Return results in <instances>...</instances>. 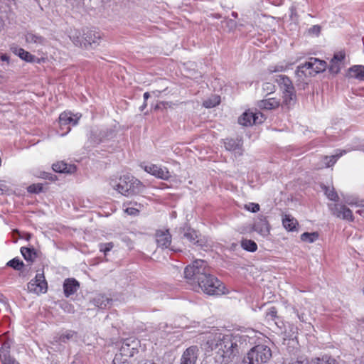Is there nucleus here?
Here are the masks:
<instances>
[{"instance_id": "51", "label": "nucleus", "mask_w": 364, "mask_h": 364, "mask_svg": "<svg viewBox=\"0 0 364 364\" xmlns=\"http://www.w3.org/2000/svg\"><path fill=\"white\" fill-rule=\"evenodd\" d=\"M112 364H129L127 362L126 358H124V360H122L121 358H119V355H115V357L113 359Z\"/></svg>"}, {"instance_id": "32", "label": "nucleus", "mask_w": 364, "mask_h": 364, "mask_svg": "<svg viewBox=\"0 0 364 364\" xmlns=\"http://www.w3.org/2000/svg\"><path fill=\"white\" fill-rule=\"evenodd\" d=\"M241 246L244 250L252 252H255L257 249V244L251 240H242L241 241Z\"/></svg>"}, {"instance_id": "3", "label": "nucleus", "mask_w": 364, "mask_h": 364, "mask_svg": "<svg viewBox=\"0 0 364 364\" xmlns=\"http://www.w3.org/2000/svg\"><path fill=\"white\" fill-rule=\"evenodd\" d=\"M210 272V269L207 262L202 259L195 260L184 269L185 278L190 282L197 284Z\"/></svg>"}, {"instance_id": "52", "label": "nucleus", "mask_w": 364, "mask_h": 364, "mask_svg": "<svg viewBox=\"0 0 364 364\" xmlns=\"http://www.w3.org/2000/svg\"><path fill=\"white\" fill-rule=\"evenodd\" d=\"M285 364H309V361L306 358H304L302 360L291 359L290 361L285 363Z\"/></svg>"}, {"instance_id": "12", "label": "nucleus", "mask_w": 364, "mask_h": 364, "mask_svg": "<svg viewBox=\"0 0 364 364\" xmlns=\"http://www.w3.org/2000/svg\"><path fill=\"white\" fill-rule=\"evenodd\" d=\"M156 242L159 247H168L171 242V235L168 230L157 231L156 232Z\"/></svg>"}, {"instance_id": "21", "label": "nucleus", "mask_w": 364, "mask_h": 364, "mask_svg": "<svg viewBox=\"0 0 364 364\" xmlns=\"http://www.w3.org/2000/svg\"><path fill=\"white\" fill-rule=\"evenodd\" d=\"M9 346L4 344L0 349V359L2 364H19L15 359L11 358L9 354Z\"/></svg>"}, {"instance_id": "42", "label": "nucleus", "mask_w": 364, "mask_h": 364, "mask_svg": "<svg viewBox=\"0 0 364 364\" xmlns=\"http://www.w3.org/2000/svg\"><path fill=\"white\" fill-rule=\"evenodd\" d=\"M113 247L114 245L112 242L100 243L99 245L100 250L103 252L105 255L113 248Z\"/></svg>"}, {"instance_id": "22", "label": "nucleus", "mask_w": 364, "mask_h": 364, "mask_svg": "<svg viewBox=\"0 0 364 364\" xmlns=\"http://www.w3.org/2000/svg\"><path fill=\"white\" fill-rule=\"evenodd\" d=\"M348 75L350 77L356 78L358 80L364 79V66L363 65H353L348 69Z\"/></svg>"}, {"instance_id": "34", "label": "nucleus", "mask_w": 364, "mask_h": 364, "mask_svg": "<svg viewBox=\"0 0 364 364\" xmlns=\"http://www.w3.org/2000/svg\"><path fill=\"white\" fill-rule=\"evenodd\" d=\"M324 192H325V195L327 196V198L331 200H333V201H338V196L337 194V193L335 191V189L333 187H328V186H324L323 188Z\"/></svg>"}, {"instance_id": "17", "label": "nucleus", "mask_w": 364, "mask_h": 364, "mask_svg": "<svg viewBox=\"0 0 364 364\" xmlns=\"http://www.w3.org/2000/svg\"><path fill=\"white\" fill-rule=\"evenodd\" d=\"M101 38L100 34L98 32L93 31H87L83 33L84 47L87 48L88 46L98 44V41Z\"/></svg>"}, {"instance_id": "43", "label": "nucleus", "mask_w": 364, "mask_h": 364, "mask_svg": "<svg viewBox=\"0 0 364 364\" xmlns=\"http://www.w3.org/2000/svg\"><path fill=\"white\" fill-rule=\"evenodd\" d=\"M70 38L72 39L73 43L77 46H84V39L83 36L80 37V34L77 35V33L73 34L72 36H70Z\"/></svg>"}, {"instance_id": "40", "label": "nucleus", "mask_w": 364, "mask_h": 364, "mask_svg": "<svg viewBox=\"0 0 364 364\" xmlns=\"http://www.w3.org/2000/svg\"><path fill=\"white\" fill-rule=\"evenodd\" d=\"M283 94L284 102L286 105H289L291 103V101L293 100V97L294 96V90H284Z\"/></svg>"}, {"instance_id": "49", "label": "nucleus", "mask_w": 364, "mask_h": 364, "mask_svg": "<svg viewBox=\"0 0 364 364\" xmlns=\"http://www.w3.org/2000/svg\"><path fill=\"white\" fill-rule=\"evenodd\" d=\"M344 58H345V54L340 52V53L334 54L333 58L331 59V60L341 63V62L344 60Z\"/></svg>"}, {"instance_id": "57", "label": "nucleus", "mask_w": 364, "mask_h": 364, "mask_svg": "<svg viewBox=\"0 0 364 364\" xmlns=\"http://www.w3.org/2000/svg\"><path fill=\"white\" fill-rule=\"evenodd\" d=\"M296 314H297V316H298L299 319L301 321H302V322L305 321L304 315L303 314H299L298 312H296Z\"/></svg>"}, {"instance_id": "44", "label": "nucleus", "mask_w": 364, "mask_h": 364, "mask_svg": "<svg viewBox=\"0 0 364 364\" xmlns=\"http://www.w3.org/2000/svg\"><path fill=\"white\" fill-rule=\"evenodd\" d=\"M341 69V63L331 60V65L329 67V71L333 74H337L339 73Z\"/></svg>"}, {"instance_id": "7", "label": "nucleus", "mask_w": 364, "mask_h": 364, "mask_svg": "<svg viewBox=\"0 0 364 364\" xmlns=\"http://www.w3.org/2000/svg\"><path fill=\"white\" fill-rule=\"evenodd\" d=\"M144 169L147 173L162 180H168L171 177V173L166 167L149 164L144 166Z\"/></svg>"}, {"instance_id": "64", "label": "nucleus", "mask_w": 364, "mask_h": 364, "mask_svg": "<svg viewBox=\"0 0 364 364\" xmlns=\"http://www.w3.org/2000/svg\"><path fill=\"white\" fill-rule=\"evenodd\" d=\"M67 129H68V130H67L66 133H68V132H70V127H68L67 128Z\"/></svg>"}, {"instance_id": "27", "label": "nucleus", "mask_w": 364, "mask_h": 364, "mask_svg": "<svg viewBox=\"0 0 364 364\" xmlns=\"http://www.w3.org/2000/svg\"><path fill=\"white\" fill-rule=\"evenodd\" d=\"M52 168L54 171L59 173H72L75 169V167L72 166H68L63 161L53 164Z\"/></svg>"}, {"instance_id": "33", "label": "nucleus", "mask_w": 364, "mask_h": 364, "mask_svg": "<svg viewBox=\"0 0 364 364\" xmlns=\"http://www.w3.org/2000/svg\"><path fill=\"white\" fill-rule=\"evenodd\" d=\"M311 364H337V363L335 359L328 355H324L321 358H316L312 360Z\"/></svg>"}, {"instance_id": "9", "label": "nucleus", "mask_w": 364, "mask_h": 364, "mask_svg": "<svg viewBox=\"0 0 364 364\" xmlns=\"http://www.w3.org/2000/svg\"><path fill=\"white\" fill-rule=\"evenodd\" d=\"M198 348L192 346L188 348L181 358V364H196L198 356Z\"/></svg>"}, {"instance_id": "16", "label": "nucleus", "mask_w": 364, "mask_h": 364, "mask_svg": "<svg viewBox=\"0 0 364 364\" xmlns=\"http://www.w3.org/2000/svg\"><path fill=\"white\" fill-rule=\"evenodd\" d=\"M224 146L226 150L233 151L236 154L242 155V142L239 139H227L224 141Z\"/></svg>"}, {"instance_id": "55", "label": "nucleus", "mask_w": 364, "mask_h": 364, "mask_svg": "<svg viewBox=\"0 0 364 364\" xmlns=\"http://www.w3.org/2000/svg\"><path fill=\"white\" fill-rule=\"evenodd\" d=\"M160 104L162 105L165 108H167L168 107H172L173 105V103L171 102H161Z\"/></svg>"}, {"instance_id": "53", "label": "nucleus", "mask_w": 364, "mask_h": 364, "mask_svg": "<svg viewBox=\"0 0 364 364\" xmlns=\"http://www.w3.org/2000/svg\"><path fill=\"white\" fill-rule=\"evenodd\" d=\"M309 32L318 36L321 32V27L318 25H314L309 28Z\"/></svg>"}, {"instance_id": "62", "label": "nucleus", "mask_w": 364, "mask_h": 364, "mask_svg": "<svg viewBox=\"0 0 364 364\" xmlns=\"http://www.w3.org/2000/svg\"><path fill=\"white\" fill-rule=\"evenodd\" d=\"M144 364H156L151 360L146 361Z\"/></svg>"}, {"instance_id": "28", "label": "nucleus", "mask_w": 364, "mask_h": 364, "mask_svg": "<svg viewBox=\"0 0 364 364\" xmlns=\"http://www.w3.org/2000/svg\"><path fill=\"white\" fill-rule=\"evenodd\" d=\"M346 151L343 150L339 154H336L335 155H332L330 156H324L322 157V163L325 165L326 167H330L333 166L337 161V159L341 157L343 154H346Z\"/></svg>"}, {"instance_id": "41", "label": "nucleus", "mask_w": 364, "mask_h": 364, "mask_svg": "<svg viewBox=\"0 0 364 364\" xmlns=\"http://www.w3.org/2000/svg\"><path fill=\"white\" fill-rule=\"evenodd\" d=\"M266 318L267 320L274 321L277 318V310L276 307L272 306L267 309L266 311Z\"/></svg>"}, {"instance_id": "24", "label": "nucleus", "mask_w": 364, "mask_h": 364, "mask_svg": "<svg viewBox=\"0 0 364 364\" xmlns=\"http://www.w3.org/2000/svg\"><path fill=\"white\" fill-rule=\"evenodd\" d=\"M282 224L284 228L288 231H294L298 223L296 220L290 215H284L282 218Z\"/></svg>"}, {"instance_id": "20", "label": "nucleus", "mask_w": 364, "mask_h": 364, "mask_svg": "<svg viewBox=\"0 0 364 364\" xmlns=\"http://www.w3.org/2000/svg\"><path fill=\"white\" fill-rule=\"evenodd\" d=\"M16 55H17L21 59L28 63H34L36 61L39 62V60L29 52L25 50L23 48H16L14 50Z\"/></svg>"}, {"instance_id": "13", "label": "nucleus", "mask_w": 364, "mask_h": 364, "mask_svg": "<svg viewBox=\"0 0 364 364\" xmlns=\"http://www.w3.org/2000/svg\"><path fill=\"white\" fill-rule=\"evenodd\" d=\"M80 283L74 278H68L64 281L63 291L66 297L74 294L79 289Z\"/></svg>"}, {"instance_id": "37", "label": "nucleus", "mask_w": 364, "mask_h": 364, "mask_svg": "<svg viewBox=\"0 0 364 364\" xmlns=\"http://www.w3.org/2000/svg\"><path fill=\"white\" fill-rule=\"evenodd\" d=\"M220 102V97L218 95H214L210 98L205 100L203 102V106L206 108L214 107L216 105H219Z\"/></svg>"}, {"instance_id": "54", "label": "nucleus", "mask_w": 364, "mask_h": 364, "mask_svg": "<svg viewBox=\"0 0 364 364\" xmlns=\"http://www.w3.org/2000/svg\"><path fill=\"white\" fill-rule=\"evenodd\" d=\"M358 207L359 208L356 210V213L359 214L360 216L364 218V204L358 205Z\"/></svg>"}, {"instance_id": "26", "label": "nucleus", "mask_w": 364, "mask_h": 364, "mask_svg": "<svg viewBox=\"0 0 364 364\" xmlns=\"http://www.w3.org/2000/svg\"><path fill=\"white\" fill-rule=\"evenodd\" d=\"M77 332L73 330H67L59 337L55 336L54 341L56 343H67L68 341L73 340L76 337Z\"/></svg>"}, {"instance_id": "46", "label": "nucleus", "mask_w": 364, "mask_h": 364, "mask_svg": "<svg viewBox=\"0 0 364 364\" xmlns=\"http://www.w3.org/2000/svg\"><path fill=\"white\" fill-rule=\"evenodd\" d=\"M264 119L265 117L262 113L259 112L254 113L253 124H261Z\"/></svg>"}, {"instance_id": "11", "label": "nucleus", "mask_w": 364, "mask_h": 364, "mask_svg": "<svg viewBox=\"0 0 364 364\" xmlns=\"http://www.w3.org/2000/svg\"><path fill=\"white\" fill-rule=\"evenodd\" d=\"M311 66H312L311 64H309L308 61L297 67L295 74L298 77V80L304 81L307 77L314 76Z\"/></svg>"}, {"instance_id": "18", "label": "nucleus", "mask_w": 364, "mask_h": 364, "mask_svg": "<svg viewBox=\"0 0 364 364\" xmlns=\"http://www.w3.org/2000/svg\"><path fill=\"white\" fill-rule=\"evenodd\" d=\"M279 105V100L274 97L264 99L257 103L258 107L262 109H273L278 107Z\"/></svg>"}, {"instance_id": "60", "label": "nucleus", "mask_w": 364, "mask_h": 364, "mask_svg": "<svg viewBox=\"0 0 364 364\" xmlns=\"http://www.w3.org/2000/svg\"><path fill=\"white\" fill-rule=\"evenodd\" d=\"M41 177L45 178H49L48 173H43V175L41 176Z\"/></svg>"}, {"instance_id": "4", "label": "nucleus", "mask_w": 364, "mask_h": 364, "mask_svg": "<svg viewBox=\"0 0 364 364\" xmlns=\"http://www.w3.org/2000/svg\"><path fill=\"white\" fill-rule=\"evenodd\" d=\"M272 357V350L265 345L253 347L244 358L242 364H264Z\"/></svg>"}, {"instance_id": "5", "label": "nucleus", "mask_w": 364, "mask_h": 364, "mask_svg": "<svg viewBox=\"0 0 364 364\" xmlns=\"http://www.w3.org/2000/svg\"><path fill=\"white\" fill-rule=\"evenodd\" d=\"M202 291L208 295H222L225 294V287L217 277L208 273L198 283Z\"/></svg>"}, {"instance_id": "38", "label": "nucleus", "mask_w": 364, "mask_h": 364, "mask_svg": "<svg viewBox=\"0 0 364 364\" xmlns=\"http://www.w3.org/2000/svg\"><path fill=\"white\" fill-rule=\"evenodd\" d=\"M334 215L337 218H341L343 220H347L350 221L353 220V215L351 210H350L348 208H346V209H344L343 215L341 214L340 212H334Z\"/></svg>"}, {"instance_id": "56", "label": "nucleus", "mask_w": 364, "mask_h": 364, "mask_svg": "<svg viewBox=\"0 0 364 364\" xmlns=\"http://www.w3.org/2000/svg\"><path fill=\"white\" fill-rule=\"evenodd\" d=\"M0 58L2 61H6L9 63V58L6 54H1Z\"/></svg>"}, {"instance_id": "25", "label": "nucleus", "mask_w": 364, "mask_h": 364, "mask_svg": "<svg viewBox=\"0 0 364 364\" xmlns=\"http://www.w3.org/2000/svg\"><path fill=\"white\" fill-rule=\"evenodd\" d=\"M254 113L246 111L238 118V123L242 126H251L253 124Z\"/></svg>"}, {"instance_id": "19", "label": "nucleus", "mask_w": 364, "mask_h": 364, "mask_svg": "<svg viewBox=\"0 0 364 364\" xmlns=\"http://www.w3.org/2000/svg\"><path fill=\"white\" fill-rule=\"evenodd\" d=\"M309 64H311V69L314 75L317 73L323 72L326 68V63L324 60H321L318 58H311L309 60Z\"/></svg>"}, {"instance_id": "39", "label": "nucleus", "mask_w": 364, "mask_h": 364, "mask_svg": "<svg viewBox=\"0 0 364 364\" xmlns=\"http://www.w3.org/2000/svg\"><path fill=\"white\" fill-rule=\"evenodd\" d=\"M328 208L331 210V213L334 215V212H340L343 215L344 209H346V206L345 205L341 203H335V204H329Z\"/></svg>"}, {"instance_id": "6", "label": "nucleus", "mask_w": 364, "mask_h": 364, "mask_svg": "<svg viewBox=\"0 0 364 364\" xmlns=\"http://www.w3.org/2000/svg\"><path fill=\"white\" fill-rule=\"evenodd\" d=\"M48 284L43 273H38L35 278L28 284V290L36 294H43L47 291Z\"/></svg>"}, {"instance_id": "15", "label": "nucleus", "mask_w": 364, "mask_h": 364, "mask_svg": "<svg viewBox=\"0 0 364 364\" xmlns=\"http://www.w3.org/2000/svg\"><path fill=\"white\" fill-rule=\"evenodd\" d=\"M253 230L262 236H267L269 233V226L264 217L258 218L253 225Z\"/></svg>"}, {"instance_id": "30", "label": "nucleus", "mask_w": 364, "mask_h": 364, "mask_svg": "<svg viewBox=\"0 0 364 364\" xmlns=\"http://www.w3.org/2000/svg\"><path fill=\"white\" fill-rule=\"evenodd\" d=\"M198 237V232L191 228H187V230L183 233V237L186 238L191 242L195 245L199 242Z\"/></svg>"}, {"instance_id": "8", "label": "nucleus", "mask_w": 364, "mask_h": 364, "mask_svg": "<svg viewBox=\"0 0 364 364\" xmlns=\"http://www.w3.org/2000/svg\"><path fill=\"white\" fill-rule=\"evenodd\" d=\"M137 342L135 340H132V338H128L124 340L123 342L120 350H119V358L123 359V357L130 358L134 355V354L138 351L137 348Z\"/></svg>"}, {"instance_id": "35", "label": "nucleus", "mask_w": 364, "mask_h": 364, "mask_svg": "<svg viewBox=\"0 0 364 364\" xmlns=\"http://www.w3.org/2000/svg\"><path fill=\"white\" fill-rule=\"evenodd\" d=\"M6 265L13 268L15 270H21L24 267V264L23 261L20 260L18 257H15L11 260H9Z\"/></svg>"}, {"instance_id": "48", "label": "nucleus", "mask_w": 364, "mask_h": 364, "mask_svg": "<svg viewBox=\"0 0 364 364\" xmlns=\"http://www.w3.org/2000/svg\"><path fill=\"white\" fill-rule=\"evenodd\" d=\"M246 208L252 213H256L259 210V205L257 203H251L249 205H246Z\"/></svg>"}, {"instance_id": "58", "label": "nucleus", "mask_w": 364, "mask_h": 364, "mask_svg": "<svg viewBox=\"0 0 364 364\" xmlns=\"http://www.w3.org/2000/svg\"><path fill=\"white\" fill-rule=\"evenodd\" d=\"M149 96H150V95H149V92H145V93L144 94V100L146 101V100L149 97Z\"/></svg>"}, {"instance_id": "14", "label": "nucleus", "mask_w": 364, "mask_h": 364, "mask_svg": "<svg viewBox=\"0 0 364 364\" xmlns=\"http://www.w3.org/2000/svg\"><path fill=\"white\" fill-rule=\"evenodd\" d=\"M24 36L25 41L27 43L33 44L36 47L40 46H44L46 43V39L44 37L32 31L26 32Z\"/></svg>"}, {"instance_id": "45", "label": "nucleus", "mask_w": 364, "mask_h": 364, "mask_svg": "<svg viewBox=\"0 0 364 364\" xmlns=\"http://www.w3.org/2000/svg\"><path fill=\"white\" fill-rule=\"evenodd\" d=\"M29 193H38L42 191L43 186L42 184H32L29 186L27 188Z\"/></svg>"}, {"instance_id": "29", "label": "nucleus", "mask_w": 364, "mask_h": 364, "mask_svg": "<svg viewBox=\"0 0 364 364\" xmlns=\"http://www.w3.org/2000/svg\"><path fill=\"white\" fill-rule=\"evenodd\" d=\"M21 253L26 261L31 262H33L37 255L34 248L26 247H22L21 248Z\"/></svg>"}, {"instance_id": "2", "label": "nucleus", "mask_w": 364, "mask_h": 364, "mask_svg": "<svg viewBox=\"0 0 364 364\" xmlns=\"http://www.w3.org/2000/svg\"><path fill=\"white\" fill-rule=\"evenodd\" d=\"M111 186L119 193L127 196L141 193L144 187L139 180L130 175H124L118 181H112Z\"/></svg>"}, {"instance_id": "1", "label": "nucleus", "mask_w": 364, "mask_h": 364, "mask_svg": "<svg viewBox=\"0 0 364 364\" xmlns=\"http://www.w3.org/2000/svg\"><path fill=\"white\" fill-rule=\"evenodd\" d=\"M203 347L206 351H214L216 362L232 364L238 356L241 346L246 342L247 336L240 333L223 334L209 333L205 336Z\"/></svg>"}, {"instance_id": "61", "label": "nucleus", "mask_w": 364, "mask_h": 364, "mask_svg": "<svg viewBox=\"0 0 364 364\" xmlns=\"http://www.w3.org/2000/svg\"><path fill=\"white\" fill-rule=\"evenodd\" d=\"M231 15L234 18H237V13H236V12H234V11L232 12Z\"/></svg>"}, {"instance_id": "59", "label": "nucleus", "mask_w": 364, "mask_h": 364, "mask_svg": "<svg viewBox=\"0 0 364 364\" xmlns=\"http://www.w3.org/2000/svg\"><path fill=\"white\" fill-rule=\"evenodd\" d=\"M146 107V102H144V103L143 104V105H141V106L140 107V109H141V111H143Z\"/></svg>"}, {"instance_id": "23", "label": "nucleus", "mask_w": 364, "mask_h": 364, "mask_svg": "<svg viewBox=\"0 0 364 364\" xmlns=\"http://www.w3.org/2000/svg\"><path fill=\"white\" fill-rule=\"evenodd\" d=\"M112 299L103 294L97 295L93 299L92 303L95 306L100 309H105L109 304Z\"/></svg>"}, {"instance_id": "63", "label": "nucleus", "mask_w": 364, "mask_h": 364, "mask_svg": "<svg viewBox=\"0 0 364 364\" xmlns=\"http://www.w3.org/2000/svg\"><path fill=\"white\" fill-rule=\"evenodd\" d=\"M346 203H348L350 205L356 204L355 202H353V201L352 202H349L348 200H347Z\"/></svg>"}, {"instance_id": "50", "label": "nucleus", "mask_w": 364, "mask_h": 364, "mask_svg": "<svg viewBox=\"0 0 364 364\" xmlns=\"http://www.w3.org/2000/svg\"><path fill=\"white\" fill-rule=\"evenodd\" d=\"M125 212L130 215H136L139 213V209L134 207H128L125 209Z\"/></svg>"}, {"instance_id": "47", "label": "nucleus", "mask_w": 364, "mask_h": 364, "mask_svg": "<svg viewBox=\"0 0 364 364\" xmlns=\"http://www.w3.org/2000/svg\"><path fill=\"white\" fill-rule=\"evenodd\" d=\"M284 70H285V67L282 65H279V64L274 65H270L268 68V71L269 73L282 72Z\"/></svg>"}, {"instance_id": "36", "label": "nucleus", "mask_w": 364, "mask_h": 364, "mask_svg": "<svg viewBox=\"0 0 364 364\" xmlns=\"http://www.w3.org/2000/svg\"><path fill=\"white\" fill-rule=\"evenodd\" d=\"M318 237V234L316 232H304L301 235V240L304 242L312 243L315 242Z\"/></svg>"}, {"instance_id": "31", "label": "nucleus", "mask_w": 364, "mask_h": 364, "mask_svg": "<svg viewBox=\"0 0 364 364\" xmlns=\"http://www.w3.org/2000/svg\"><path fill=\"white\" fill-rule=\"evenodd\" d=\"M277 81L280 85L284 87V90H294L291 80L286 75H279Z\"/></svg>"}, {"instance_id": "10", "label": "nucleus", "mask_w": 364, "mask_h": 364, "mask_svg": "<svg viewBox=\"0 0 364 364\" xmlns=\"http://www.w3.org/2000/svg\"><path fill=\"white\" fill-rule=\"evenodd\" d=\"M80 117L81 115H78L77 114H73L69 112H64L61 113L59 116V124L61 129H63L64 126L67 125L75 126Z\"/></svg>"}]
</instances>
